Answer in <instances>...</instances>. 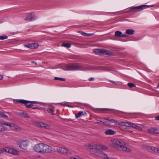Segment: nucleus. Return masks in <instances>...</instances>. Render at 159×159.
I'll list each match as a JSON object with an SVG mask.
<instances>
[{
    "instance_id": "nucleus-28",
    "label": "nucleus",
    "mask_w": 159,
    "mask_h": 159,
    "mask_svg": "<svg viewBox=\"0 0 159 159\" xmlns=\"http://www.w3.org/2000/svg\"><path fill=\"white\" fill-rule=\"evenodd\" d=\"M7 38L8 37L5 35L0 36V39L1 40H3L5 39H7Z\"/></svg>"
},
{
    "instance_id": "nucleus-53",
    "label": "nucleus",
    "mask_w": 159,
    "mask_h": 159,
    "mask_svg": "<svg viewBox=\"0 0 159 159\" xmlns=\"http://www.w3.org/2000/svg\"><path fill=\"white\" fill-rule=\"evenodd\" d=\"M66 106H68V107H71V106L69 105H66Z\"/></svg>"
},
{
    "instance_id": "nucleus-13",
    "label": "nucleus",
    "mask_w": 159,
    "mask_h": 159,
    "mask_svg": "<svg viewBox=\"0 0 159 159\" xmlns=\"http://www.w3.org/2000/svg\"><path fill=\"white\" fill-rule=\"evenodd\" d=\"M103 149H101L100 152L97 154V156H98L103 159H109L107 155L104 153L102 151Z\"/></svg>"
},
{
    "instance_id": "nucleus-37",
    "label": "nucleus",
    "mask_w": 159,
    "mask_h": 159,
    "mask_svg": "<svg viewBox=\"0 0 159 159\" xmlns=\"http://www.w3.org/2000/svg\"><path fill=\"white\" fill-rule=\"evenodd\" d=\"M89 143L85 144L84 145V148L88 149L89 148Z\"/></svg>"
},
{
    "instance_id": "nucleus-2",
    "label": "nucleus",
    "mask_w": 159,
    "mask_h": 159,
    "mask_svg": "<svg viewBox=\"0 0 159 159\" xmlns=\"http://www.w3.org/2000/svg\"><path fill=\"white\" fill-rule=\"evenodd\" d=\"M112 146L115 148L119 150L129 152L130 149L124 146L125 143L120 139H115L111 140Z\"/></svg>"
},
{
    "instance_id": "nucleus-39",
    "label": "nucleus",
    "mask_w": 159,
    "mask_h": 159,
    "mask_svg": "<svg viewBox=\"0 0 159 159\" xmlns=\"http://www.w3.org/2000/svg\"><path fill=\"white\" fill-rule=\"evenodd\" d=\"M102 125H103V126H107L108 125V123L106 122H102V123L101 124Z\"/></svg>"
},
{
    "instance_id": "nucleus-52",
    "label": "nucleus",
    "mask_w": 159,
    "mask_h": 159,
    "mask_svg": "<svg viewBox=\"0 0 159 159\" xmlns=\"http://www.w3.org/2000/svg\"><path fill=\"white\" fill-rule=\"evenodd\" d=\"M93 33H92V34L90 33V36L93 35Z\"/></svg>"
},
{
    "instance_id": "nucleus-17",
    "label": "nucleus",
    "mask_w": 159,
    "mask_h": 159,
    "mask_svg": "<svg viewBox=\"0 0 159 159\" xmlns=\"http://www.w3.org/2000/svg\"><path fill=\"white\" fill-rule=\"evenodd\" d=\"M38 125L39 126L42 128H44L47 129H50V126L49 125L43 122H39L38 123Z\"/></svg>"
},
{
    "instance_id": "nucleus-27",
    "label": "nucleus",
    "mask_w": 159,
    "mask_h": 159,
    "mask_svg": "<svg viewBox=\"0 0 159 159\" xmlns=\"http://www.w3.org/2000/svg\"><path fill=\"white\" fill-rule=\"evenodd\" d=\"M78 32L79 33L83 35V36H84L89 35V34H88L86 33H85V32H83L82 31H81V30L78 31Z\"/></svg>"
},
{
    "instance_id": "nucleus-4",
    "label": "nucleus",
    "mask_w": 159,
    "mask_h": 159,
    "mask_svg": "<svg viewBox=\"0 0 159 159\" xmlns=\"http://www.w3.org/2000/svg\"><path fill=\"white\" fill-rule=\"evenodd\" d=\"M150 6L148 5H143L136 7H131L129 8L130 12L134 13L136 12L140 11L143 9L150 7Z\"/></svg>"
},
{
    "instance_id": "nucleus-9",
    "label": "nucleus",
    "mask_w": 159,
    "mask_h": 159,
    "mask_svg": "<svg viewBox=\"0 0 159 159\" xmlns=\"http://www.w3.org/2000/svg\"><path fill=\"white\" fill-rule=\"evenodd\" d=\"M29 144V142L28 141L21 140L20 142H18L17 144L20 147L24 149H26Z\"/></svg>"
},
{
    "instance_id": "nucleus-19",
    "label": "nucleus",
    "mask_w": 159,
    "mask_h": 159,
    "mask_svg": "<svg viewBox=\"0 0 159 159\" xmlns=\"http://www.w3.org/2000/svg\"><path fill=\"white\" fill-rule=\"evenodd\" d=\"M116 132L111 129H108L106 130L105 133L106 135H113L116 134Z\"/></svg>"
},
{
    "instance_id": "nucleus-16",
    "label": "nucleus",
    "mask_w": 159,
    "mask_h": 159,
    "mask_svg": "<svg viewBox=\"0 0 159 159\" xmlns=\"http://www.w3.org/2000/svg\"><path fill=\"white\" fill-rule=\"evenodd\" d=\"M115 35L117 37L125 38L127 36L125 34H122V32L119 31H117L115 32Z\"/></svg>"
},
{
    "instance_id": "nucleus-11",
    "label": "nucleus",
    "mask_w": 159,
    "mask_h": 159,
    "mask_svg": "<svg viewBox=\"0 0 159 159\" xmlns=\"http://www.w3.org/2000/svg\"><path fill=\"white\" fill-rule=\"evenodd\" d=\"M118 124L126 127H131L132 125H133V123L130 122H126L119 120Z\"/></svg>"
},
{
    "instance_id": "nucleus-15",
    "label": "nucleus",
    "mask_w": 159,
    "mask_h": 159,
    "mask_svg": "<svg viewBox=\"0 0 159 159\" xmlns=\"http://www.w3.org/2000/svg\"><path fill=\"white\" fill-rule=\"evenodd\" d=\"M38 44L36 43H32L30 44H28L25 46V47L32 49L37 48L38 47Z\"/></svg>"
},
{
    "instance_id": "nucleus-36",
    "label": "nucleus",
    "mask_w": 159,
    "mask_h": 159,
    "mask_svg": "<svg viewBox=\"0 0 159 159\" xmlns=\"http://www.w3.org/2000/svg\"><path fill=\"white\" fill-rule=\"evenodd\" d=\"M6 122V121L3 120H0V124L1 125H2V126H3L2 125H5V123Z\"/></svg>"
},
{
    "instance_id": "nucleus-56",
    "label": "nucleus",
    "mask_w": 159,
    "mask_h": 159,
    "mask_svg": "<svg viewBox=\"0 0 159 159\" xmlns=\"http://www.w3.org/2000/svg\"><path fill=\"white\" fill-rule=\"evenodd\" d=\"M80 159H82V158H80Z\"/></svg>"
},
{
    "instance_id": "nucleus-40",
    "label": "nucleus",
    "mask_w": 159,
    "mask_h": 159,
    "mask_svg": "<svg viewBox=\"0 0 159 159\" xmlns=\"http://www.w3.org/2000/svg\"><path fill=\"white\" fill-rule=\"evenodd\" d=\"M102 121H101V120H97V123H98V124H100V125H101L102 123Z\"/></svg>"
},
{
    "instance_id": "nucleus-25",
    "label": "nucleus",
    "mask_w": 159,
    "mask_h": 159,
    "mask_svg": "<svg viewBox=\"0 0 159 159\" xmlns=\"http://www.w3.org/2000/svg\"><path fill=\"white\" fill-rule=\"evenodd\" d=\"M62 46L69 48L71 47V44L69 43H63L62 44Z\"/></svg>"
},
{
    "instance_id": "nucleus-5",
    "label": "nucleus",
    "mask_w": 159,
    "mask_h": 159,
    "mask_svg": "<svg viewBox=\"0 0 159 159\" xmlns=\"http://www.w3.org/2000/svg\"><path fill=\"white\" fill-rule=\"evenodd\" d=\"M81 67V65L78 63H71L66 65L64 70H76Z\"/></svg>"
},
{
    "instance_id": "nucleus-46",
    "label": "nucleus",
    "mask_w": 159,
    "mask_h": 159,
    "mask_svg": "<svg viewBox=\"0 0 159 159\" xmlns=\"http://www.w3.org/2000/svg\"><path fill=\"white\" fill-rule=\"evenodd\" d=\"M31 63H33V64H34L35 65H37V63L36 62L33 61H31Z\"/></svg>"
},
{
    "instance_id": "nucleus-8",
    "label": "nucleus",
    "mask_w": 159,
    "mask_h": 159,
    "mask_svg": "<svg viewBox=\"0 0 159 159\" xmlns=\"http://www.w3.org/2000/svg\"><path fill=\"white\" fill-rule=\"evenodd\" d=\"M3 152H8L10 153L15 155H18L19 153V151L16 150L12 148L6 147L5 148H3Z\"/></svg>"
},
{
    "instance_id": "nucleus-51",
    "label": "nucleus",
    "mask_w": 159,
    "mask_h": 159,
    "mask_svg": "<svg viewBox=\"0 0 159 159\" xmlns=\"http://www.w3.org/2000/svg\"><path fill=\"white\" fill-rule=\"evenodd\" d=\"M110 81L111 82H112L113 83V84H116V83L115 82H112L111 81Z\"/></svg>"
},
{
    "instance_id": "nucleus-32",
    "label": "nucleus",
    "mask_w": 159,
    "mask_h": 159,
    "mask_svg": "<svg viewBox=\"0 0 159 159\" xmlns=\"http://www.w3.org/2000/svg\"><path fill=\"white\" fill-rule=\"evenodd\" d=\"M54 80H60L62 81H65L66 80V79H65L57 77H55L54 78Z\"/></svg>"
},
{
    "instance_id": "nucleus-18",
    "label": "nucleus",
    "mask_w": 159,
    "mask_h": 159,
    "mask_svg": "<svg viewBox=\"0 0 159 159\" xmlns=\"http://www.w3.org/2000/svg\"><path fill=\"white\" fill-rule=\"evenodd\" d=\"M11 128L15 131H18L21 129L17 125L12 123L11 126Z\"/></svg>"
},
{
    "instance_id": "nucleus-14",
    "label": "nucleus",
    "mask_w": 159,
    "mask_h": 159,
    "mask_svg": "<svg viewBox=\"0 0 159 159\" xmlns=\"http://www.w3.org/2000/svg\"><path fill=\"white\" fill-rule=\"evenodd\" d=\"M25 20L28 21H32L35 20V16L34 14L31 13L29 15Z\"/></svg>"
},
{
    "instance_id": "nucleus-30",
    "label": "nucleus",
    "mask_w": 159,
    "mask_h": 159,
    "mask_svg": "<svg viewBox=\"0 0 159 159\" xmlns=\"http://www.w3.org/2000/svg\"><path fill=\"white\" fill-rule=\"evenodd\" d=\"M83 112L82 111H79L78 114H75L76 117L77 118H78L80 117V116H81L83 114Z\"/></svg>"
},
{
    "instance_id": "nucleus-12",
    "label": "nucleus",
    "mask_w": 159,
    "mask_h": 159,
    "mask_svg": "<svg viewBox=\"0 0 159 159\" xmlns=\"http://www.w3.org/2000/svg\"><path fill=\"white\" fill-rule=\"evenodd\" d=\"M158 128L152 127L148 129V133L153 134H158Z\"/></svg>"
},
{
    "instance_id": "nucleus-7",
    "label": "nucleus",
    "mask_w": 159,
    "mask_h": 159,
    "mask_svg": "<svg viewBox=\"0 0 159 159\" xmlns=\"http://www.w3.org/2000/svg\"><path fill=\"white\" fill-rule=\"evenodd\" d=\"M23 101H26V100L23 99H17L16 101V103H23L25 105V107L27 108H32L33 109H37L39 107L37 105L34 106L33 104H28V103H29L28 102H24Z\"/></svg>"
},
{
    "instance_id": "nucleus-24",
    "label": "nucleus",
    "mask_w": 159,
    "mask_h": 159,
    "mask_svg": "<svg viewBox=\"0 0 159 159\" xmlns=\"http://www.w3.org/2000/svg\"><path fill=\"white\" fill-rule=\"evenodd\" d=\"M148 149L149 150H151L152 151L156 152L157 148H156L154 147L149 146L148 147Z\"/></svg>"
},
{
    "instance_id": "nucleus-38",
    "label": "nucleus",
    "mask_w": 159,
    "mask_h": 159,
    "mask_svg": "<svg viewBox=\"0 0 159 159\" xmlns=\"http://www.w3.org/2000/svg\"><path fill=\"white\" fill-rule=\"evenodd\" d=\"M119 128L121 130L123 131H125L126 132H127V129H126V128H123L122 127H120Z\"/></svg>"
},
{
    "instance_id": "nucleus-45",
    "label": "nucleus",
    "mask_w": 159,
    "mask_h": 159,
    "mask_svg": "<svg viewBox=\"0 0 159 159\" xmlns=\"http://www.w3.org/2000/svg\"><path fill=\"white\" fill-rule=\"evenodd\" d=\"M94 79L92 77L90 78V81H93Z\"/></svg>"
},
{
    "instance_id": "nucleus-3",
    "label": "nucleus",
    "mask_w": 159,
    "mask_h": 159,
    "mask_svg": "<svg viewBox=\"0 0 159 159\" xmlns=\"http://www.w3.org/2000/svg\"><path fill=\"white\" fill-rule=\"evenodd\" d=\"M108 148L102 145H96L92 143L90 144V153L96 156L101 149H107Z\"/></svg>"
},
{
    "instance_id": "nucleus-29",
    "label": "nucleus",
    "mask_w": 159,
    "mask_h": 159,
    "mask_svg": "<svg viewBox=\"0 0 159 159\" xmlns=\"http://www.w3.org/2000/svg\"><path fill=\"white\" fill-rule=\"evenodd\" d=\"M0 116L4 118H7L8 117L3 112L1 111H0Z\"/></svg>"
},
{
    "instance_id": "nucleus-43",
    "label": "nucleus",
    "mask_w": 159,
    "mask_h": 159,
    "mask_svg": "<svg viewBox=\"0 0 159 159\" xmlns=\"http://www.w3.org/2000/svg\"><path fill=\"white\" fill-rule=\"evenodd\" d=\"M3 148H1L0 149V154H1L2 153L4 152Z\"/></svg>"
},
{
    "instance_id": "nucleus-44",
    "label": "nucleus",
    "mask_w": 159,
    "mask_h": 159,
    "mask_svg": "<svg viewBox=\"0 0 159 159\" xmlns=\"http://www.w3.org/2000/svg\"><path fill=\"white\" fill-rule=\"evenodd\" d=\"M103 119L107 120L109 121V120H110V118H103Z\"/></svg>"
},
{
    "instance_id": "nucleus-33",
    "label": "nucleus",
    "mask_w": 159,
    "mask_h": 159,
    "mask_svg": "<svg viewBox=\"0 0 159 159\" xmlns=\"http://www.w3.org/2000/svg\"><path fill=\"white\" fill-rule=\"evenodd\" d=\"M23 102H28L29 103H31L33 104H36L39 102H38L35 101H23Z\"/></svg>"
},
{
    "instance_id": "nucleus-26",
    "label": "nucleus",
    "mask_w": 159,
    "mask_h": 159,
    "mask_svg": "<svg viewBox=\"0 0 159 159\" xmlns=\"http://www.w3.org/2000/svg\"><path fill=\"white\" fill-rule=\"evenodd\" d=\"M97 109L101 113H104V111L109 110V109L107 108H97Z\"/></svg>"
},
{
    "instance_id": "nucleus-55",
    "label": "nucleus",
    "mask_w": 159,
    "mask_h": 159,
    "mask_svg": "<svg viewBox=\"0 0 159 159\" xmlns=\"http://www.w3.org/2000/svg\"><path fill=\"white\" fill-rule=\"evenodd\" d=\"M158 86L159 87V84L158 85Z\"/></svg>"
},
{
    "instance_id": "nucleus-31",
    "label": "nucleus",
    "mask_w": 159,
    "mask_h": 159,
    "mask_svg": "<svg viewBox=\"0 0 159 159\" xmlns=\"http://www.w3.org/2000/svg\"><path fill=\"white\" fill-rule=\"evenodd\" d=\"M128 86H129L130 88H131L134 87H135L136 86V85L135 84L131 83H128Z\"/></svg>"
},
{
    "instance_id": "nucleus-34",
    "label": "nucleus",
    "mask_w": 159,
    "mask_h": 159,
    "mask_svg": "<svg viewBox=\"0 0 159 159\" xmlns=\"http://www.w3.org/2000/svg\"><path fill=\"white\" fill-rule=\"evenodd\" d=\"M109 121L111 123H117V124H118V121H117L116 120L113 119H111L110 120H109Z\"/></svg>"
},
{
    "instance_id": "nucleus-21",
    "label": "nucleus",
    "mask_w": 159,
    "mask_h": 159,
    "mask_svg": "<svg viewBox=\"0 0 159 159\" xmlns=\"http://www.w3.org/2000/svg\"><path fill=\"white\" fill-rule=\"evenodd\" d=\"M134 30L132 29H127L126 30L125 33L129 35H132L134 34Z\"/></svg>"
},
{
    "instance_id": "nucleus-49",
    "label": "nucleus",
    "mask_w": 159,
    "mask_h": 159,
    "mask_svg": "<svg viewBox=\"0 0 159 159\" xmlns=\"http://www.w3.org/2000/svg\"><path fill=\"white\" fill-rule=\"evenodd\" d=\"M89 47V45L88 44H85L84 45V47L85 48H86Z\"/></svg>"
},
{
    "instance_id": "nucleus-48",
    "label": "nucleus",
    "mask_w": 159,
    "mask_h": 159,
    "mask_svg": "<svg viewBox=\"0 0 159 159\" xmlns=\"http://www.w3.org/2000/svg\"><path fill=\"white\" fill-rule=\"evenodd\" d=\"M156 152H157V153H159V148H157V150H156Z\"/></svg>"
},
{
    "instance_id": "nucleus-1",
    "label": "nucleus",
    "mask_w": 159,
    "mask_h": 159,
    "mask_svg": "<svg viewBox=\"0 0 159 159\" xmlns=\"http://www.w3.org/2000/svg\"><path fill=\"white\" fill-rule=\"evenodd\" d=\"M34 149L36 152L42 154H49L52 152L53 148L51 146L43 143L35 145Z\"/></svg>"
},
{
    "instance_id": "nucleus-20",
    "label": "nucleus",
    "mask_w": 159,
    "mask_h": 159,
    "mask_svg": "<svg viewBox=\"0 0 159 159\" xmlns=\"http://www.w3.org/2000/svg\"><path fill=\"white\" fill-rule=\"evenodd\" d=\"M47 111L52 115H55V114L54 113V109L50 107L47 109Z\"/></svg>"
},
{
    "instance_id": "nucleus-42",
    "label": "nucleus",
    "mask_w": 159,
    "mask_h": 159,
    "mask_svg": "<svg viewBox=\"0 0 159 159\" xmlns=\"http://www.w3.org/2000/svg\"><path fill=\"white\" fill-rule=\"evenodd\" d=\"M70 159H80V158H77L75 157H70Z\"/></svg>"
},
{
    "instance_id": "nucleus-50",
    "label": "nucleus",
    "mask_w": 159,
    "mask_h": 159,
    "mask_svg": "<svg viewBox=\"0 0 159 159\" xmlns=\"http://www.w3.org/2000/svg\"><path fill=\"white\" fill-rule=\"evenodd\" d=\"M127 132H129V133H132V131H131V130H127Z\"/></svg>"
},
{
    "instance_id": "nucleus-23",
    "label": "nucleus",
    "mask_w": 159,
    "mask_h": 159,
    "mask_svg": "<svg viewBox=\"0 0 159 159\" xmlns=\"http://www.w3.org/2000/svg\"><path fill=\"white\" fill-rule=\"evenodd\" d=\"M20 116L25 118H29L30 116L27 114V113L24 112H21L20 113Z\"/></svg>"
},
{
    "instance_id": "nucleus-41",
    "label": "nucleus",
    "mask_w": 159,
    "mask_h": 159,
    "mask_svg": "<svg viewBox=\"0 0 159 159\" xmlns=\"http://www.w3.org/2000/svg\"><path fill=\"white\" fill-rule=\"evenodd\" d=\"M155 119L156 120H159V116H156L155 117Z\"/></svg>"
},
{
    "instance_id": "nucleus-22",
    "label": "nucleus",
    "mask_w": 159,
    "mask_h": 159,
    "mask_svg": "<svg viewBox=\"0 0 159 159\" xmlns=\"http://www.w3.org/2000/svg\"><path fill=\"white\" fill-rule=\"evenodd\" d=\"M131 127L134 128L139 130H141L142 129L140 126H138L136 124L133 123V125H132Z\"/></svg>"
},
{
    "instance_id": "nucleus-35",
    "label": "nucleus",
    "mask_w": 159,
    "mask_h": 159,
    "mask_svg": "<svg viewBox=\"0 0 159 159\" xmlns=\"http://www.w3.org/2000/svg\"><path fill=\"white\" fill-rule=\"evenodd\" d=\"M12 123L6 121L5 125L11 127Z\"/></svg>"
},
{
    "instance_id": "nucleus-54",
    "label": "nucleus",
    "mask_w": 159,
    "mask_h": 159,
    "mask_svg": "<svg viewBox=\"0 0 159 159\" xmlns=\"http://www.w3.org/2000/svg\"><path fill=\"white\" fill-rule=\"evenodd\" d=\"M158 134H159V128H158Z\"/></svg>"
},
{
    "instance_id": "nucleus-6",
    "label": "nucleus",
    "mask_w": 159,
    "mask_h": 159,
    "mask_svg": "<svg viewBox=\"0 0 159 159\" xmlns=\"http://www.w3.org/2000/svg\"><path fill=\"white\" fill-rule=\"evenodd\" d=\"M94 52L98 55L111 56V53L108 50H105L103 49H96L94 50Z\"/></svg>"
},
{
    "instance_id": "nucleus-10",
    "label": "nucleus",
    "mask_w": 159,
    "mask_h": 159,
    "mask_svg": "<svg viewBox=\"0 0 159 159\" xmlns=\"http://www.w3.org/2000/svg\"><path fill=\"white\" fill-rule=\"evenodd\" d=\"M57 151L59 153H61L63 155H67L70 153V151L67 149L62 148L59 147L57 149Z\"/></svg>"
},
{
    "instance_id": "nucleus-47",
    "label": "nucleus",
    "mask_w": 159,
    "mask_h": 159,
    "mask_svg": "<svg viewBox=\"0 0 159 159\" xmlns=\"http://www.w3.org/2000/svg\"><path fill=\"white\" fill-rule=\"evenodd\" d=\"M3 78V75H0V80H2Z\"/></svg>"
}]
</instances>
